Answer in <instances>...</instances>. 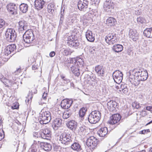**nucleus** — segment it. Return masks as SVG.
I'll list each match as a JSON object with an SVG mask.
<instances>
[{
    "label": "nucleus",
    "mask_w": 152,
    "mask_h": 152,
    "mask_svg": "<svg viewBox=\"0 0 152 152\" xmlns=\"http://www.w3.org/2000/svg\"><path fill=\"white\" fill-rule=\"evenodd\" d=\"M16 49V46L15 44H11L7 46L2 52V59L4 61H7L11 56V53Z\"/></svg>",
    "instance_id": "obj_1"
},
{
    "label": "nucleus",
    "mask_w": 152,
    "mask_h": 152,
    "mask_svg": "<svg viewBox=\"0 0 152 152\" xmlns=\"http://www.w3.org/2000/svg\"><path fill=\"white\" fill-rule=\"evenodd\" d=\"M40 117V122L41 124H46L50 122L51 115L48 108L45 107L42 110Z\"/></svg>",
    "instance_id": "obj_2"
},
{
    "label": "nucleus",
    "mask_w": 152,
    "mask_h": 152,
    "mask_svg": "<svg viewBox=\"0 0 152 152\" xmlns=\"http://www.w3.org/2000/svg\"><path fill=\"white\" fill-rule=\"evenodd\" d=\"M77 31L76 29H74L72 31V34L69 36L67 38V43L71 47H77L79 45L77 36L75 33Z\"/></svg>",
    "instance_id": "obj_3"
},
{
    "label": "nucleus",
    "mask_w": 152,
    "mask_h": 152,
    "mask_svg": "<svg viewBox=\"0 0 152 152\" xmlns=\"http://www.w3.org/2000/svg\"><path fill=\"white\" fill-rule=\"evenodd\" d=\"M101 116V113L99 111L97 110L93 111L88 116V121L90 123L96 124L100 120Z\"/></svg>",
    "instance_id": "obj_4"
},
{
    "label": "nucleus",
    "mask_w": 152,
    "mask_h": 152,
    "mask_svg": "<svg viewBox=\"0 0 152 152\" xmlns=\"http://www.w3.org/2000/svg\"><path fill=\"white\" fill-rule=\"evenodd\" d=\"M137 77L138 74L134 71H132L130 72L129 80L131 84L134 86H138L141 81Z\"/></svg>",
    "instance_id": "obj_5"
},
{
    "label": "nucleus",
    "mask_w": 152,
    "mask_h": 152,
    "mask_svg": "<svg viewBox=\"0 0 152 152\" xmlns=\"http://www.w3.org/2000/svg\"><path fill=\"white\" fill-rule=\"evenodd\" d=\"M99 143V140L93 136L89 137L87 140V145L91 149L94 150L97 147Z\"/></svg>",
    "instance_id": "obj_6"
},
{
    "label": "nucleus",
    "mask_w": 152,
    "mask_h": 152,
    "mask_svg": "<svg viewBox=\"0 0 152 152\" xmlns=\"http://www.w3.org/2000/svg\"><path fill=\"white\" fill-rule=\"evenodd\" d=\"M23 37L24 41L28 44L31 43L35 39L33 31L31 29L27 30L23 34Z\"/></svg>",
    "instance_id": "obj_7"
},
{
    "label": "nucleus",
    "mask_w": 152,
    "mask_h": 152,
    "mask_svg": "<svg viewBox=\"0 0 152 152\" xmlns=\"http://www.w3.org/2000/svg\"><path fill=\"white\" fill-rule=\"evenodd\" d=\"M59 140L61 143L65 145L69 144L72 141L71 135L68 132L62 133L60 136Z\"/></svg>",
    "instance_id": "obj_8"
},
{
    "label": "nucleus",
    "mask_w": 152,
    "mask_h": 152,
    "mask_svg": "<svg viewBox=\"0 0 152 152\" xmlns=\"http://www.w3.org/2000/svg\"><path fill=\"white\" fill-rule=\"evenodd\" d=\"M106 42L109 45H112L118 42V39L116 34L113 33H109L105 37Z\"/></svg>",
    "instance_id": "obj_9"
},
{
    "label": "nucleus",
    "mask_w": 152,
    "mask_h": 152,
    "mask_svg": "<svg viewBox=\"0 0 152 152\" xmlns=\"http://www.w3.org/2000/svg\"><path fill=\"white\" fill-rule=\"evenodd\" d=\"M5 36L7 40L10 42L14 41L16 36L15 31L12 28H8L7 29Z\"/></svg>",
    "instance_id": "obj_10"
},
{
    "label": "nucleus",
    "mask_w": 152,
    "mask_h": 152,
    "mask_svg": "<svg viewBox=\"0 0 152 152\" xmlns=\"http://www.w3.org/2000/svg\"><path fill=\"white\" fill-rule=\"evenodd\" d=\"M121 115L118 113L114 114L110 116L108 123L112 125H114L119 123L121 119Z\"/></svg>",
    "instance_id": "obj_11"
},
{
    "label": "nucleus",
    "mask_w": 152,
    "mask_h": 152,
    "mask_svg": "<svg viewBox=\"0 0 152 152\" xmlns=\"http://www.w3.org/2000/svg\"><path fill=\"white\" fill-rule=\"evenodd\" d=\"M113 77L115 81L117 83H121L123 79V74L119 70H116L113 74Z\"/></svg>",
    "instance_id": "obj_12"
},
{
    "label": "nucleus",
    "mask_w": 152,
    "mask_h": 152,
    "mask_svg": "<svg viewBox=\"0 0 152 152\" xmlns=\"http://www.w3.org/2000/svg\"><path fill=\"white\" fill-rule=\"evenodd\" d=\"M115 5V3L111 1H106L104 3L103 8L106 12H111L114 9Z\"/></svg>",
    "instance_id": "obj_13"
},
{
    "label": "nucleus",
    "mask_w": 152,
    "mask_h": 152,
    "mask_svg": "<svg viewBox=\"0 0 152 152\" xmlns=\"http://www.w3.org/2000/svg\"><path fill=\"white\" fill-rule=\"evenodd\" d=\"M73 102L72 100L69 99H65L61 102L60 105L61 107L64 109H67L71 106Z\"/></svg>",
    "instance_id": "obj_14"
},
{
    "label": "nucleus",
    "mask_w": 152,
    "mask_h": 152,
    "mask_svg": "<svg viewBox=\"0 0 152 152\" xmlns=\"http://www.w3.org/2000/svg\"><path fill=\"white\" fill-rule=\"evenodd\" d=\"M132 71L136 72L138 74V77L141 81H144L146 80L148 77V74L147 71L143 70L140 72L137 71L136 69H134Z\"/></svg>",
    "instance_id": "obj_15"
},
{
    "label": "nucleus",
    "mask_w": 152,
    "mask_h": 152,
    "mask_svg": "<svg viewBox=\"0 0 152 152\" xmlns=\"http://www.w3.org/2000/svg\"><path fill=\"white\" fill-rule=\"evenodd\" d=\"M51 132L48 128L45 129L41 133V137L44 139L49 140L51 136Z\"/></svg>",
    "instance_id": "obj_16"
},
{
    "label": "nucleus",
    "mask_w": 152,
    "mask_h": 152,
    "mask_svg": "<svg viewBox=\"0 0 152 152\" xmlns=\"http://www.w3.org/2000/svg\"><path fill=\"white\" fill-rule=\"evenodd\" d=\"M83 61L82 59L80 58L76 59L75 58H72L70 60V64H74L80 68L83 66Z\"/></svg>",
    "instance_id": "obj_17"
},
{
    "label": "nucleus",
    "mask_w": 152,
    "mask_h": 152,
    "mask_svg": "<svg viewBox=\"0 0 152 152\" xmlns=\"http://www.w3.org/2000/svg\"><path fill=\"white\" fill-rule=\"evenodd\" d=\"M118 103L115 101L110 100L107 104V107L110 111L113 112L116 110Z\"/></svg>",
    "instance_id": "obj_18"
},
{
    "label": "nucleus",
    "mask_w": 152,
    "mask_h": 152,
    "mask_svg": "<svg viewBox=\"0 0 152 152\" xmlns=\"http://www.w3.org/2000/svg\"><path fill=\"white\" fill-rule=\"evenodd\" d=\"M88 4V1L87 0H80L78 2V8L80 10L87 8Z\"/></svg>",
    "instance_id": "obj_19"
},
{
    "label": "nucleus",
    "mask_w": 152,
    "mask_h": 152,
    "mask_svg": "<svg viewBox=\"0 0 152 152\" xmlns=\"http://www.w3.org/2000/svg\"><path fill=\"white\" fill-rule=\"evenodd\" d=\"M18 28L20 32H22L28 29V25L26 22L24 20L20 21L18 23Z\"/></svg>",
    "instance_id": "obj_20"
},
{
    "label": "nucleus",
    "mask_w": 152,
    "mask_h": 152,
    "mask_svg": "<svg viewBox=\"0 0 152 152\" xmlns=\"http://www.w3.org/2000/svg\"><path fill=\"white\" fill-rule=\"evenodd\" d=\"M116 19L112 17H108L106 20L105 24L108 26H115L116 23Z\"/></svg>",
    "instance_id": "obj_21"
},
{
    "label": "nucleus",
    "mask_w": 152,
    "mask_h": 152,
    "mask_svg": "<svg viewBox=\"0 0 152 152\" xmlns=\"http://www.w3.org/2000/svg\"><path fill=\"white\" fill-rule=\"evenodd\" d=\"M7 9L9 12L12 14H14L16 12L17 7L15 4L13 3L8 4L7 6Z\"/></svg>",
    "instance_id": "obj_22"
},
{
    "label": "nucleus",
    "mask_w": 152,
    "mask_h": 152,
    "mask_svg": "<svg viewBox=\"0 0 152 152\" xmlns=\"http://www.w3.org/2000/svg\"><path fill=\"white\" fill-rule=\"evenodd\" d=\"M86 36L87 40L90 42H93L95 40V35L92 32L88 30L86 33Z\"/></svg>",
    "instance_id": "obj_23"
},
{
    "label": "nucleus",
    "mask_w": 152,
    "mask_h": 152,
    "mask_svg": "<svg viewBox=\"0 0 152 152\" xmlns=\"http://www.w3.org/2000/svg\"><path fill=\"white\" fill-rule=\"evenodd\" d=\"M45 4L43 0H35L34 2V7L36 9L38 10L42 9Z\"/></svg>",
    "instance_id": "obj_24"
},
{
    "label": "nucleus",
    "mask_w": 152,
    "mask_h": 152,
    "mask_svg": "<svg viewBox=\"0 0 152 152\" xmlns=\"http://www.w3.org/2000/svg\"><path fill=\"white\" fill-rule=\"evenodd\" d=\"M95 71L99 76H103L104 74V69L102 66L97 65L96 66Z\"/></svg>",
    "instance_id": "obj_25"
},
{
    "label": "nucleus",
    "mask_w": 152,
    "mask_h": 152,
    "mask_svg": "<svg viewBox=\"0 0 152 152\" xmlns=\"http://www.w3.org/2000/svg\"><path fill=\"white\" fill-rule=\"evenodd\" d=\"M108 131L106 127L101 128L98 131V134L101 137H105L108 134Z\"/></svg>",
    "instance_id": "obj_26"
},
{
    "label": "nucleus",
    "mask_w": 152,
    "mask_h": 152,
    "mask_svg": "<svg viewBox=\"0 0 152 152\" xmlns=\"http://www.w3.org/2000/svg\"><path fill=\"white\" fill-rule=\"evenodd\" d=\"M72 64V66L71 67V70L72 72L75 76H79L80 74V68L74 64Z\"/></svg>",
    "instance_id": "obj_27"
},
{
    "label": "nucleus",
    "mask_w": 152,
    "mask_h": 152,
    "mask_svg": "<svg viewBox=\"0 0 152 152\" xmlns=\"http://www.w3.org/2000/svg\"><path fill=\"white\" fill-rule=\"evenodd\" d=\"M62 120L59 118H56L53 123L52 126L54 129L61 127L62 125Z\"/></svg>",
    "instance_id": "obj_28"
},
{
    "label": "nucleus",
    "mask_w": 152,
    "mask_h": 152,
    "mask_svg": "<svg viewBox=\"0 0 152 152\" xmlns=\"http://www.w3.org/2000/svg\"><path fill=\"white\" fill-rule=\"evenodd\" d=\"M40 147L46 151H50L52 148V146L50 144L43 142L40 143Z\"/></svg>",
    "instance_id": "obj_29"
},
{
    "label": "nucleus",
    "mask_w": 152,
    "mask_h": 152,
    "mask_svg": "<svg viewBox=\"0 0 152 152\" xmlns=\"http://www.w3.org/2000/svg\"><path fill=\"white\" fill-rule=\"evenodd\" d=\"M66 125L71 130H75L77 126V123L74 120L70 121L68 122Z\"/></svg>",
    "instance_id": "obj_30"
},
{
    "label": "nucleus",
    "mask_w": 152,
    "mask_h": 152,
    "mask_svg": "<svg viewBox=\"0 0 152 152\" xmlns=\"http://www.w3.org/2000/svg\"><path fill=\"white\" fill-rule=\"evenodd\" d=\"M123 46L120 44L114 45L112 48V50L117 53L121 52L123 50Z\"/></svg>",
    "instance_id": "obj_31"
},
{
    "label": "nucleus",
    "mask_w": 152,
    "mask_h": 152,
    "mask_svg": "<svg viewBox=\"0 0 152 152\" xmlns=\"http://www.w3.org/2000/svg\"><path fill=\"white\" fill-rule=\"evenodd\" d=\"M144 35L148 38H152V27L146 28L144 31Z\"/></svg>",
    "instance_id": "obj_32"
},
{
    "label": "nucleus",
    "mask_w": 152,
    "mask_h": 152,
    "mask_svg": "<svg viewBox=\"0 0 152 152\" xmlns=\"http://www.w3.org/2000/svg\"><path fill=\"white\" fill-rule=\"evenodd\" d=\"M55 7V5L54 4L52 3L49 4L47 8L48 12L51 14L54 13Z\"/></svg>",
    "instance_id": "obj_33"
},
{
    "label": "nucleus",
    "mask_w": 152,
    "mask_h": 152,
    "mask_svg": "<svg viewBox=\"0 0 152 152\" xmlns=\"http://www.w3.org/2000/svg\"><path fill=\"white\" fill-rule=\"evenodd\" d=\"M28 6L27 4L24 3L21 4L20 6V10L23 13H26L28 10Z\"/></svg>",
    "instance_id": "obj_34"
},
{
    "label": "nucleus",
    "mask_w": 152,
    "mask_h": 152,
    "mask_svg": "<svg viewBox=\"0 0 152 152\" xmlns=\"http://www.w3.org/2000/svg\"><path fill=\"white\" fill-rule=\"evenodd\" d=\"M129 35L130 38L134 40V39H136V37H137V34L136 31L130 29L129 31Z\"/></svg>",
    "instance_id": "obj_35"
},
{
    "label": "nucleus",
    "mask_w": 152,
    "mask_h": 152,
    "mask_svg": "<svg viewBox=\"0 0 152 152\" xmlns=\"http://www.w3.org/2000/svg\"><path fill=\"white\" fill-rule=\"evenodd\" d=\"M121 89L119 90L120 92L121 93L123 92L124 93L127 94L128 91V89L127 88V85L126 84H121Z\"/></svg>",
    "instance_id": "obj_36"
},
{
    "label": "nucleus",
    "mask_w": 152,
    "mask_h": 152,
    "mask_svg": "<svg viewBox=\"0 0 152 152\" xmlns=\"http://www.w3.org/2000/svg\"><path fill=\"white\" fill-rule=\"evenodd\" d=\"M71 148L74 150L79 151L81 150L80 145L78 143H74L72 145Z\"/></svg>",
    "instance_id": "obj_37"
},
{
    "label": "nucleus",
    "mask_w": 152,
    "mask_h": 152,
    "mask_svg": "<svg viewBox=\"0 0 152 152\" xmlns=\"http://www.w3.org/2000/svg\"><path fill=\"white\" fill-rule=\"evenodd\" d=\"M87 111V109L84 107L82 108L79 110V114L80 117L82 118L84 116L86 112Z\"/></svg>",
    "instance_id": "obj_38"
},
{
    "label": "nucleus",
    "mask_w": 152,
    "mask_h": 152,
    "mask_svg": "<svg viewBox=\"0 0 152 152\" xmlns=\"http://www.w3.org/2000/svg\"><path fill=\"white\" fill-rule=\"evenodd\" d=\"M33 98L32 95L31 94H29L26 97L25 100L26 102L28 104L31 103L32 101Z\"/></svg>",
    "instance_id": "obj_39"
},
{
    "label": "nucleus",
    "mask_w": 152,
    "mask_h": 152,
    "mask_svg": "<svg viewBox=\"0 0 152 152\" xmlns=\"http://www.w3.org/2000/svg\"><path fill=\"white\" fill-rule=\"evenodd\" d=\"M85 82L88 86H93L94 84V81L90 78H89L87 80L85 81Z\"/></svg>",
    "instance_id": "obj_40"
},
{
    "label": "nucleus",
    "mask_w": 152,
    "mask_h": 152,
    "mask_svg": "<svg viewBox=\"0 0 152 152\" xmlns=\"http://www.w3.org/2000/svg\"><path fill=\"white\" fill-rule=\"evenodd\" d=\"M19 104L17 102H15L11 106V108L12 109H18L19 108Z\"/></svg>",
    "instance_id": "obj_41"
},
{
    "label": "nucleus",
    "mask_w": 152,
    "mask_h": 152,
    "mask_svg": "<svg viewBox=\"0 0 152 152\" xmlns=\"http://www.w3.org/2000/svg\"><path fill=\"white\" fill-rule=\"evenodd\" d=\"M3 82L8 87L9 86V85L11 84L10 81L7 79H5Z\"/></svg>",
    "instance_id": "obj_42"
},
{
    "label": "nucleus",
    "mask_w": 152,
    "mask_h": 152,
    "mask_svg": "<svg viewBox=\"0 0 152 152\" xmlns=\"http://www.w3.org/2000/svg\"><path fill=\"white\" fill-rule=\"evenodd\" d=\"M132 107L138 109L141 107L139 103L136 102H134L132 104Z\"/></svg>",
    "instance_id": "obj_43"
},
{
    "label": "nucleus",
    "mask_w": 152,
    "mask_h": 152,
    "mask_svg": "<svg viewBox=\"0 0 152 152\" xmlns=\"http://www.w3.org/2000/svg\"><path fill=\"white\" fill-rule=\"evenodd\" d=\"M48 92V91L47 90H46V91H44L42 96V98L43 99L46 100L47 99Z\"/></svg>",
    "instance_id": "obj_44"
},
{
    "label": "nucleus",
    "mask_w": 152,
    "mask_h": 152,
    "mask_svg": "<svg viewBox=\"0 0 152 152\" xmlns=\"http://www.w3.org/2000/svg\"><path fill=\"white\" fill-rule=\"evenodd\" d=\"M69 116L70 114L68 111L64 112L63 115V117L64 119H67L69 117Z\"/></svg>",
    "instance_id": "obj_45"
},
{
    "label": "nucleus",
    "mask_w": 152,
    "mask_h": 152,
    "mask_svg": "<svg viewBox=\"0 0 152 152\" xmlns=\"http://www.w3.org/2000/svg\"><path fill=\"white\" fill-rule=\"evenodd\" d=\"M5 22L2 19L0 18V28L3 27L5 25Z\"/></svg>",
    "instance_id": "obj_46"
},
{
    "label": "nucleus",
    "mask_w": 152,
    "mask_h": 152,
    "mask_svg": "<svg viewBox=\"0 0 152 152\" xmlns=\"http://www.w3.org/2000/svg\"><path fill=\"white\" fill-rule=\"evenodd\" d=\"M4 132L2 129H0V141L4 138Z\"/></svg>",
    "instance_id": "obj_47"
},
{
    "label": "nucleus",
    "mask_w": 152,
    "mask_h": 152,
    "mask_svg": "<svg viewBox=\"0 0 152 152\" xmlns=\"http://www.w3.org/2000/svg\"><path fill=\"white\" fill-rule=\"evenodd\" d=\"M64 53L66 56H68L69 55H70L71 52L70 50L68 49H66L64 50Z\"/></svg>",
    "instance_id": "obj_48"
},
{
    "label": "nucleus",
    "mask_w": 152,
    "mask_h": 152,
    "mask_svg": "<svg viewBox=\"0 0 152 152\" xmlns=\"http://www.w3.org/2000/svg\"><path fill=\"white\" fill-rule=\"evenodd\" d=\"M21 67L18 68L14 72V74L15 75H18L19 73L21 72Z\"/></svg>",
    "instance_id": "obj_49"
},
{
    "label": "nucleus",
    "mask_w": 152,
    "mask_h": 152,
    "mask_svg": "<svg viewBox=\"0 0 152 152\" xmlns=\"http://www.w3.org/2000/svg\"><path fill=\"white\" fill-rule=\"evenodd\" d=\"M118 85L116 86H115L116 90L118 92H119V90L121 89V85H120L119 84H118Z\"/></svg>",
    "instance_id": "obj_50"
},
{
    "label": "nucleus",
    "mask_w": 152,
    "mask_h": 152,
    "mask_svg": "<svg viewBox=\"0 0 152 152\" xmlns=\"http://www.w3.org/2000/svg\"><path fill=\"white\" fill-rule=\"evenodd\" d=\"M40 133L39 132H36L34 133V135L35 137H41L40 136Z\"/></svg>",
    "instance_id": "obj_51"
},
{
    "label": "nucleus",
    "mask_w": 152,
    "mask_h": 152,
    "mask_svg": "<svg viewBox=\"0 0 152 152\" xmlns=\"http://www.w3.org/2000/svg\"><path fill=\"white\" fill-rule=\"evenodd\" d=\"M137 20L138 22H139L141 23H142L144 22L143 19L140 17L137 18Z\"/></svg>",
    "instance_id": "obj_52"
},
{
    "label": "nucleus",
    "mask_w": 152,
    "mask_h": 152,
    "mask_svg": "<svg viewBox=\"0 0 152 152\" xmlns=\"http://www.w3.org/2000/svg\"><path fill=\"white\" fill-rule=\"evenodd\" d=\"M89 16H90V18H91L92 17H94L93 15V12L92 11H90L88 13Z\"/></svg>",
    "instance_id": "obj_53"
},
{
    "label": "nucleus",
    "mask_w": 152,
    "mask_h": 152,
    "mask_svg": "<svg viewBox=\"0 0 152 152\" xmlns=\"http://www.w3.org/2000/svg\"><path fill=\"white\" fill-rule=\"evenodd\" d=\"M55 52L54 51H52L50 53V56L51 57H53L55 55Z\"/></svg>",
    "instance_id": "obj_54"
},
{
    "label": "nucleus",
    "mask_w": 152,
    "mask_h": 152,
    "mask_svg": "<svg viewBox=\"0 0 152 152\" xmlns=\"http://www.w3.org/2000/svg\"><path fill=\"white\" fill-rule=\"evenodd\" d=\"M32 69L34 70H36L38 69V67H37V65H34L32 66Z\"/></svg>",
    "instance_id": "obj_55"
},
{
    "label": "nucleus",
    "mask_w": 152,
    "mask_h": 152,
    "mask_svg": "<svg viewBox=\"0 0 152 152\" xmlns=\"http://www.w3.org/2000/svg\"><path fill=\"white\" fill-rule=\"evenodd\" d=\"M146 109L149 111H152V107L151 106H148L146 107Z\"/></svg>",
    "instance_id": "obj_56"
},
{
    "label": "nucleus",
    "mask_w": 152,
    "mask_h": 152,
    "mask_svg": "<svg viewBox=\"0 0 152 152\" xmlns=\"http://www.w3.org/2000/svg\"><path fill=\"white\" fill-rule=\"evenodd\" d=\"M61 78L63 79L64 80L67 81V79L65 77V76L63 75H61Z\"/></svg>",
    "instance_id": "obj_57"
},
{
    "label": "nucleus",
    "mask_w": 152,
    "mask_h": 152,
    "mask_svg": "<svg viewBox=\"0 0 152 152\" xmlns=\"http://www.w3.org/2000/svg\"><path fill=\"white\" fill-rule=\"evenodd\" d=\"M146 133L145 129L142 130L140 132V133L142 134H145Z\"/></svg>",
    "instance_id": "obj_58"
},
{
    "label": "nucleus",
    "mask_w": 152,
    "mask_h": 152,
    "mask_svg": "<svg viewBox=\"0 0 152 152\" xmlns=\"http://www.w3.org/2000/svg\"><path fill=\"white\" fill-rule=\"evenodd\" d=\"M152 123V120L151 121H150L146 125H145V126H147L148 125H149V124H151Z\"/></svg>",
    "instance_id": "obj_59"
},
{
    "label": "nucleus",
    "mask_w": 152,
    "mask_h": 152,
    "mask_svg": "<svg viewBox=\"0 0 152 152\" xmlns=\"http://www.w3.org/2000/svg\"><path fill=\"white\" fill-rule=\"evenodd\" d=\"M145 131H146V132H150V129H145Z\"/></svg>",
    "instance_id": "obj_60"
},
{
    "label": "nucleus",
    "mask_w": 152,
    "mask_h": 152,
    "mask_svg": "<svg viewBox=\"0 0 152 152\" xmlns=\"http://www.w3.org/2000/svg\"><path fill=\"white\" fill-rule=\"evenodd\" d=\"M149 152H152V148L151 147L149 148Z\"/></svg>",
    "instance_id": "obj_61"
},
{
    "label": "nucleus",
    "mask_w": 152,
    "mask_h": 152,
    "mask_svg": "<svg viewBox=\"0 0 152 152\" xmlns=\"http://www.w3.org/2000/svg\"><path fill=\"white\" fill-rule=\"evenodd\" d=\"M1 124V120L0 119V126Z\"/></svg>",
    "instance_id": "obj_62"
},
{
    "label": "nucleus",
    "mask_w": 152,
    "mask_h": 152,
    "mask_svg": "<svg viewBox=\"0 0 152 152\" xmlns=\"http://www.w3.org/2000/svg\"><path fill=\"white\" fill-rule=\"evenodd\" d=\"M37 93V90H36V91L35 92V93Z\"/></svg>",
    "instance_id": "obj_63"
}]
</instances>
